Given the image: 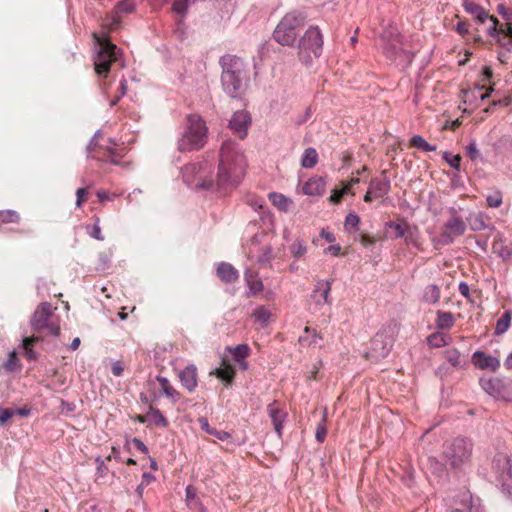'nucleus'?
I'll use <instances>...</instances> for the list:
<instances>
[{"label":"nucleus","instance_id":"obj_1","mask_svg":"<svg viewBox=\"0 0 512 512\" xmlns=\"http://www.w3.org/2000/svg\"><path fill=\"white\" fill-rule=\"evenodd\" d=\"M246 159L239 144L232 140L223 142L216 177L218 188L237 186L244 178Z\"/></svg>","mask_w":512,"mask_h":512},{"label":"nucleus","instance_id":"obj_2","mask_svg":"<svg viewBox=\"0 0 512 512\" xmlns=\"http://www.w3.org/2000/svg\"><path fill=\"white\" fill-rule=\"evenodd\" d=\"M221 85L231 98H239L244 93L248 76L244 60L237 55L225 54L220 57Z\"/></svg>","mask_w":512,"mask_h":512},{"label":"nucleus","instance_id":"obj_3","mask_svg":"<svg viewBox=\"0 0 512 512\" xmlns=\"http://www.w3.org/2000/svg\"><path fill=\"white\" fill-rule=\"evenodd\" d=\"M94 40V69L99 77H107L111 65L119 60L121 50L113 44L104 32L92 34Z\"/></svg>","mask_w":512,"mask_h":512},{"label":"nucleus","instance_id":"obj_4","mask_svg":"<svg viewBox=\"0 0 512 512\" xmlns=\"http://www.w3.org/2000/svg\"><path fill=\"white\" fill-rule=\"evenodd\" d=\"M207 131L208 128L201 116L188 115L187 126L178 140V150L180 152H190L201 149L206 143Z\"/></svg>","mask_w":512,"mask_h":512},{"label":"nucleus","instance_id":"obj_5","mask_svg":"<svg viewBox=\"0 0 512 512\" xmlns=\"http://www.w3.org/2000/svg\"><path fill=\"white\" fill-rule=\"evenodd\" d=\"M306 15L301 11L286 13L273 31L274 40L282 46H293L298 31L306 24Z\"/></svg>","mask_w":512,"mask_h":512},{"label":"nucleus","instance_id":"obj_6","mask_svg":"<svg viewBox=\"0 0 512 512\" xmlns=\"http://www.w3.org/2000/svg\"><path fill=\"white\" fill-rule=\"evenodd\" d=\"M323 36L318 26H310L298 43V56L301 62L308 64L313 57L318 58L322 53Z\"/></svg>","mask_w":512,"mask_h":512},{"label":"nucleus","instance_id":"obj_7","mask_svg":"<svg viewBox=\"0 0 512 512\" xmlns=\"http://www.w3.org/2000/svg\"><path fill=\"white\" fill-rule=\"evenodd\" d=\"M472 451V442L467 438L458 437L446 442L443 456L452 467L457 468L470 460Z\"/></svg>","mask_w":512,"mask_h":512},{"label":"nucleus","instance_id":"obj_8","mask_svg":"<svg viewBox=\"0 0 512 512\" xmlns=\"http://www.w3.org/2000/svg\"><path fill=\"white\" fill-rule=\"evenodd\" d=\"M381 39L383 40V52L389 60L397 63L412 61L413 55L403 49L401 37L395 30L384 31Z\"/></svg>","mask_w":512,"mask_h":512},{"label":"nucleus","instance_id":"obj_9","mask_svg":"<svg viewBox=\"0 0 512 512\" xmlns=\"http://www.w3.org/2000/svg\"><path fill=\"white\" fill-rule=\"evenodd\" d=\"M448 214L449 218L443 225L442 232L440 234L441 240L444 244H450L455 238L463 236L467 228L466 221L455 207H450L448 209Z\"/></svg>","mask_w":512,"mask_h":512},{"label":"nucleus","instance_id":"obj_10","mask_svg":"<svg viewBox=\"0 0 512 512\" xmlns=\"http://www.w3.org/2000/svg\"><path fill=\"white\" fill-rule=\"evenodd\" d=\"M52 315L51 304L48 302L41 303L31 318L30 324L32 329L36 332L47 330L49 334L58 336L60 333L59 325L49 322Z\"/></svg>","mask_w":512,"mask_h":512},{"label":"nucleus","instance_id":"obj_11","mask_svg":"<svg viewBox=\"0 0 512 512\" xmlns=\"http://www.w3.org/2000/svg\"><path fill=\"white\" fill-rule=\"evenodd\" d=\"M392 345V337L386 331H379L372 338L371 347L366 356L372 360L384 358L390 353Z\"/></svg>","mask_w":512,"mask_h":512},{"label":"nucleus","instance_id":"obj_12","mask_svg":"<svg viewBox=\"0 0 512 512\" xmlns=\"http://www.w3.org/2000/svg\"><path fill=\"white\" fill-rule=\"evenodd\" d=\"M331 287V282L327 280H318L315 283L310 295L312 305L315 309H320L324 305H332Z\"/></svg>","mask_w":512,"mask_h":512},{"label":"nucleus","instance_id":"obj_13","mask_svg":"<svg viewBox=\"0 0 512 512\" xmlns=\"http://www.w3.org/2000/svg\"><path fill=\"white\" fill-rule=\"evenodd\" d=\"M250 123L251 118L247 112L237 111L232 115L229 121V127L235 134L243 139L247 136Z\"/></svg>","mask_w":512,"mask_h":512},{"label":"nucleus","instance_id":"obj_14","mask_svg":"<svg viewBox=\"0 0 512 512\" xmlns=\"http://www.w3.org/2000/svg\"><path fill=\"white\" fill-rule=\"evenodd\" d=\"M472 363L481 370L496 371L500 367V360L482 351H475L472 355Z\"/></svg>","mask_w":512,"mask_h":512},{"label":"nucleus","instance_id":"obj_15","mask_svg":"<svg viewBox=\"0 0 512 512\" xmlns=\"http://www.w3.org/2000/svg\"><path fill=\"white\" fill-rule=\"evenodd\" d=\"M178 377L182 386L189 392H193L197 385V368L194 364L187 365L183 370L178 373Z\"/></svg>","mask_w":512,"mask_h":512},{"label":"nucleus","instance_id":"obj_16","mask_svg":"<svg viewBox=\"0 0 512 512\" xmlns=\"http://www.w3.org/2000/svg\"><path fill=\"white\" fill-rule=\"evenodd\" d=\"M448 512H484V509L479 499H474L471 494L464 493L460 506L453 507Z\"/></svg>","mask_w":512,"mask_h":512},{"label":"nucleus","instance_id":"obj_17","mask_svg":"<svg viewBox=\"0 0 512 512\" xmlns=\"http://www.w3.org/2000/svg\"><path fill=\"white\" fill-rule=\"evenodd\" d=\"M302 191L305 195L320 197L324 195L326 191V181L323 177L320 176L311 177L303 185Z\"/></svg>","mask_w":512,"mask_h":512},{"label":"nucleus","instance_id":"obj_18","mask_svg":"<svg viewBox=\"0 0 512 512\" xmlns=\"http://www.w3.org/2000/svg\"><path fill=\"white\" fill-rule=\"evenodd\" d=\"M267 411L274 425L275 432L278 434V436H281L283 423L287 414L278 407L276 401L270 403L267 406Z\"/></svg>","mask_w":512,"mask_h":512},{"label":"nucleus","instance_id":"obj_19","mask_svg":"<svg viewBox=\"0 0 512 512\" xmlns=\"http://www.w3.org/2000/svg\"><path fill=\"white\" fill-rule=\"evenodd\" d=\"M385 175V172L382 173ZM370 193H374L375 198H381L387 195L391 188V183L388 177L373 178L369 182Z\"/></svg>","mask_w":512,"mask_h":512},{"label":"nucleus","instance_id":"obj_20","mask_svg":"<svg viewBox=\"0 0 512 512\" xmlns=\"http://www.w3.org/2000/svg\"><path fill=\"white\" fill-rule=\"evenodd\" d=\"M156 380L160 385V396L164 395L167 397L173 404L177 403L180 400L181 394L172 386L170 381L161 375L156 376Z\"/></svg>","mask_w":512,"mask_h":512},{"label":"nucleus","instance_id":"obj_21","mask_svg":"<svg viewBox=\"0 0 512 512\" xmlns=\"http://www.w3.org/2000/svg\"><path fill=\"white\" fill-rule=\"evenodd\" d=\"M493 464L494 469L501 477L507 475L512 479V455L499 454L495 457Z\"/></svg>","mask_w":512,"mask_h":512},{"label":"nucleus","instance_id":"obj_22","mask_svg":"<svg viewBox=\"0 0 512 512\" xmlns=\"http://www.w3.org/2000/svg\"><path fill=\"white\" fill-rule=\"evenodd\" d=\"M480 385L482 389L494 398H498L502 392V383L498 379L492 378H481Z\"/></svg>","mask_w":512,"mask_h":512},{"label":"nucleus","instance_id":"obj_23","mask_svg":"<svg viewBox=\"0 0 512 512\" xmlns=\"http://www.w3.org/2000/svg\"><path fill=\"white\" fill-rule=\"evenodd\" d=\"M218 277L227 283H231L238 278V271L229 263L221 262L217 267Z\"/></svg>","mask_w":512,"mask_h":512},{"label":"nucleus","instance_id":"obj_24","mask_svg":"<svg viewBox=\"0 0 512 512\" xmlns=\"http://www.w3.org/2000/svg\"><path fill=\"white\" fill-rule=\"evenodd\" d=\"M467 221L472 231H482L488 227V217L483 212L471 213Z\"/></svg>","mask_w":512,"mask_h":512},{"label":"nucleus","instance_id":"obj_25","mask_svg":"<svg viewBox=\"0 0 512 512\" xmlns=\"http://www.w3.org/2000/svg\"><path fill=\"white\" fill-rule=\"evenodd\" d=\"M455 323L454 315L451 312L438 310L436 312L435 326L440 330H449Z\"/></svg>","mask_w":512,"mask_h":512},{"label":"nucleus","instance_id":"obj_26","mask_svg":"<svg viewBox=\"0 0 512 512\" xmlns=\"http://www.w3.org/2000/svg\"><path fill=\"white\" fill-rule=\"evenodd\" d=\"M463 7L467 13L473 15L480 23H484L489 18L488 13L481 6L469 0L463 2Z\"/></svg>","mask_w":512,"mask_h":512},{"label":"nucleus","instance_id":"obj_27","mask_svg":"<svg viewBox=\"0 0 512 512\" xmlns=\"http://www.w3.org/2000/svg\"><path fill=\"white\" fill-rule=\"evenodd\" d=\"M198 421H199L201 429L203 431H205L207 434L214 436L215 438H217L220 441H227V440L231 439L230 433L223 431V430H217L215 428H212L209 425L207 418L201 417V418H199Z\"/></svg>","mask_w":512,"mask_h":512},{"label":"nucleus","instance_id":"obj_28","mask_svg":"<svg viewBox=\"0 0 512 512\" xmlns=\"http://www.w3.org/2000/svg\"><path fill=\"white\" fill-rule=\"evenodd\" d=\"M441 296L440 288L436 284H429L423 290L422 301L427 304H436Z\"/></svg>","mask_w":512,"mask_h":512},{"label":"nucleus","instance_id":"obj_29","mask_svg":"<svg viewBox=\"0 0 512 512\" xmlns=\"http://www.w3.org/2000/svg\"><path fill=\"white\" fill-rule=\"evenodd\" d=\"M268 198L275 207L284 212L289 210V207L292 203L289 198L277 192L269 193Z\"/></svg>","mask_w":512,"mask_h":512},{"label":"nucleus","instance_id":"obj_30","mask_svg":"<svg viewBox=\"0 0 512 512\" xmlns=\"http://www.w3.org/2000/svg\"><path fill=\"white\" fill-rule=\"evenodd\" d=\"M147 420H149L151 423L158 427H166L168 425L167 419L164 417V415L161 413V411L158 408L149 407V410L146 414Z\"/></svg>","mask_w":512,"mask_h":512},{"label":"nucleus","instance_id":"obj_31","mask_svg":"<svg viewBox=\"0 0 512 512\" xmlns=\"http://www.w3.org/2000/svg\"><path fill=\"white\" fill-rule=\"evenodd\" d=\"M318 162V153L316 149L310 147L304 151L301 159V166L306 169H311L316 166Z\"/></svg>","mask_w":512,"mask_h":512},{"label":"nucleus","instance_id":"obj_32","mask_svg":"<svg viewBox=\"0 0 512 512\" xmlns=\"http://www.w3.org/2000/svg\"><path fill=\"white\" fill-rule=\"evenodd\" d=\"M386 227L392 230L389 236L394 239L405 237L409 229L408 225L405 222L397 223L389 221L386 223Z\"/></svg>","mask_w":512,"mask_h":512},{"label":"nucleus","instance_id":"obj_33","mask_svg":"<svg viewBox=\"0 0 512 512\" xmlns=\"http://www.w3.org/2000/svg\"><path fill=\"white\" fill-rule=\"evenodd\" d=\"M186 501L190 508H198L200 512H207L206 508L202 505L200 499L197 497L195 489L191 486L186 488Z\"/></svg>","mask_w":512,"mask_h":512},{"label":"nucleus","instance_id":"obj_34","mask_svg":"<svg viewBox=\"0 0 512 512\" xmlns=\"http://www.w3.org/2000/svg\"><path fill=\"white\" fill-rule=\"evenodd\" d=\"M228 350L231 352L232 358L235 362L243 361V359H246L251 352L250 347L245 343L239 344L233 349L228 348Z\"/></svg>","mask_w":512,"mask_h":512},{"label":"nucleus","instance_id":"obj_35","mask_svg":"<svg viewBox=\"0 0 512 512\" xmlns=\"http://www.w3.org/2000/svg\"><path fill=\"white\" fill-rule=\"evenodd\" d=\"M512 319V313L511 311H505L503 315L497 320L496 327H495V334L501 335L504 334L511 323Z\"/></svg>","mask_w":512,"mask_h":512},{"label":"nucleus","instance_id":"obj_36","mask_svg":"<svg viewBox=\"0 0 512 512\" xmlns=\"http://www.w3.org/2000/svg\"><path fill=\"white\" fill-rule=\"evenodd\" d=\"M20 215L12 209L0 210V227L6 224L19 223Z\"/></svg>","mask_w":512,"mask_h":512},{"label":"nucleus","instance_id":"obj_37","mask_svg":"<svg viewBox=\"0 0 512 512\" xmlns=\"http://www.w3.org/2000/svg\"><path fill=\"white\" fill-rule=\"evenodd\" d=\"M410 145L425 152L436 150V146L429 144L421 135H414L410 139Z\"/></svg>","mask_w":512,"mask_h":512},{"label":"nucleus","instance_id":"obj_38","mask_svg":"<svg viewBox=\"0 0 512 512\" xmlns=\"http://www.w3.org/2000/svg\"><path fill=\"white\" fill-rule=\"evenodd\" d=\"M196 0H174L172 4V11L185 16L189 6L194 3Z\"/></svg>","mask_w":512,"mask_h":512},{"label":"nucleus","instance_id":"obj_39","mask_svg":"<svg viewBox=\"0 0 512 512\" xmlns=\"http://www.w3.org/2000/svg\"><path fill=\"white\" fill-rule=\"evenodd\" d=\"M245 203L255 211H260L265 206V200L253 194H248L245 197Z\"/></svg>","mask_w":512,"mask_h":512},{"label":"nucleus","instance_id":"obj_40","mask_svg":"<svg viewBox=\"0 0 512 512\" xmlns=\"http://www.w3.org/2000/svg\"><path fill=\"white\" fill-rule=\"evenodd\" d=\"M38 341L37 337H27L23 340V349L25 351V355L30 360L37 359V353L30 347L33 343Z\"/></svg>","mask_w":512,"mask_h":512},{"label":"nucleus","instance_id":"obj_41","mask_svg":"<svg viewBox=\"0 0 512 512\" xmlns=\"http://www.w3.org/2000/svg\"><path fill=\"white\" fill-rule=\"evenodd\" d=\"M253 316L258 322L266 325L271 318V312L266 307L260 306L254 311Z\"/></svg>","mask_w":512,"mask_h":512},{"label":"nucleus","instance_id":"obj_42","mask_svg":"<svg viewBox=\"0 0 512 512\" xmlns=\"http://www.w3.org/2000/svg\"><path fill=\"white\" fill-rule=\"evenodd\" d=\"M466 155L471 161L482 160L480 151L477 148L475 140H471L470 143L465 147Z\"/></svg>","mask_w":512,"mask_h":512},{"label":"nucleus","instance_id":"obj_43","mask_svg":"<svg viewBox=\"0 0 512 512\" xmlns=\"http://www.w3.org/2000/svg\"><path fill=\"white\" fill-rule=\"evenodd\" d=\"M447 336L442 333H434L428 337V343L433 347H442L447 344Z\"/></svg>","mask_w":512,"mask_h":512},{"label":"nucleus","instance_id":"obj_44","mask_svg":"<svg viewBox=\"0 0 512 512\" xmlns=\"http://www.w3.org/2000/svg\"><path fill=\"white\" fill-rule=\"evenodd\" d=\"M216 375L220 379L226 381L227 383L232 382L234 378V369L231 366H226L224 368H219L216 370Z\"/></svg>","mask_w":512,"mask_h":512},{"label":"nucleus","instance_id":"obj_45","mask_svg":"<svg viewBox=\"0 0 512 512\" xmlns=\"http://www.w3.org/2000/svg\"><path fill=\"white\" fill-rule=\"evenodd\" d=\"M443 159L448 162L451 168L455 170L460 169L461 156L459 154L453 155L449 151L443 153Z\"/></svg>","mask_w":512,"mask_h":512},{"label":"nucleus","instance_id":"obj_46","mask_svg":"<svg viewBox=\"0 0 512 512\" xmlns=\"http://www.w3.org/2000/svg\"><path fill=\"white\" fill-rule=\"evenodd\" d=\"M127 88H128L127 80L125 78H123L120 81V86H119L117 94L115 95V97L110 102V106L111 107L116 106L117 103L120 101V99L126 95Z\"/></svg>","mask_w":512,"mask_h":512},{"label":"nucleus","instance_id":"obj_47","mask_svg":"<svg viewBox=\"0 0 512 512\" xmlns=\"http://www.w3.org/2000/svg\"><path fill=\"white\" fill-rule=\"evenodd\" d=\"M135 10L133 0H121L116 5V11L119 13H132Z\"/></svg>","mask_w":512,"mask_h":512},{"label":"nucleus","instance_id":"obj_48","mask_svg":"<svg viewBox=\"0 0 512 512\" xmlns=\"http://www.w3.org/2000/svg\"><path fill=\"white\" fill-rule=\"evenodd\" d=\"M487 205L492 208H497L502 204L503 197L502 193L497 190L493 194L486 197Z\"/></svg>","mask_w":512,"mask_h":512},{"label":"nucleus","instance_id":"obj_49","mask_svg":"<svg viewBox=\"0 0 512 512\" xmlns=\"http://www.w3.org/2000/svg\"><path fill=\"white\" fill-rule=\"evenodd\" d=\"M360 222V217L355 213H349L345 217L344 227L346 230L355 229L358 227Z\"/></svg>","mask_w":512,"mask_h":512},{"label":"nucleus","instance_id":"obj_50","mask_svg":"<svg viewBox=\"0 0 512 512\" xmlns=\"http://www.w3.org/2000/svg\"><path fill=\"white\" fill-rule=\"evenodd\" d=\"M325 420H326V415L324 414L321 423H319L316 428L315 437H316V440L320 443H322L325 440L326 435H327Z\"/></svg>","mask_w":512,"mask_h":512},{"label":"nucleus","instance_id":"obj_51","mask_svg":"<svg viewBox=\"0 0 512 512\" xmlns=\"http://www.w3.org/2000/svg\"><path fill=\"white\" fill-rule=\"evenodd\" d=\"M497 12L502 16V18L507 22L508 25H512V9L506 7L503 4H499L497 6Z\"/></svg>","mask_w":512,"mask_h":512},{"label":"nucleus","instance_id":"obj_52","mask_svg":"<svg viewBox=\"0 0 512 512\" xmlns=\"http://www.w3.org/2000/svg\"><path fill=\"white\" fill-rule=\"evenodd\" d=\"M447 361L453 366H461V355L456 349L447 351Z\"/></svg>","mask_w":512,"mask_h":512},{"label":"nucleus","instance_id":"obj_53","mask_svg":"<svg viewBox=\"0 0 512 512\" xmlns=\"http://www.w3.org/2000/svg\"><path fill=\"white\" fill-rule=\"evenodd\" d=\"M88 233L89 235L96 239V240H103L104 237L102 236V233H101V228H100V225H99V219H96L95 223L92 225V226H88Z\"/></svg>","mask_w":512,"mask_h":512},{"label":"nucleus","instance_id":"obj_54","mask_svg":"<svg viewBox=\"0 0 512 512\" xmlns=\"http://www.w3.org/2000/svg\"><path fill=\"white\" fill-rule=\"evenodd\" d=\"M491 21V26L487 29V33L489 36L493 38L499 37L500 28L498 29L499 21L495 16H489L488 18Z\"/></svg>","mask_w":512,"mask_h":512},{"label":"nucleus","instance_id":"obj_55","mask_svg":"<svg viewBox=\"0 0 512 512\" xmlns=\"http://www.w3.org/2000/svg\"><path fill=\"white\" fill-rule=\"evenodd\" d=\"M246 280L249 285L251 294L254 295L263 290V284L259 279H256V278L252 279V278L247 277Z\"/></svg>","mask_w":512,"mask_h":512},{"label":"nucleus","instance_id":"obj_56","mask_svg":"<svg viewBox=\"0 0 512 512\" xmlns=\"http://www.w3.org/2000/svg\"><path fill=\"white\" fill-rule=\"evenodd\" d=\"M107 151H108V157L107 158H99L97 157L98 160H103V161H108L110 162L111 164H114V165H119L120 162L118 160V154L115 152V150L113 148H107Z\"/></svg>","mask_w":512,"mask_h":512},{"label":"nucleus","instance_id":"obj_57","mask_svg":"<svg viewBox=\"0 0 512 512\" xmlns=\"http://www.w3.org/2000/svg\"><path fill=\"white\" fill-rule=\"evenodd\" d=\"M14 414L15 411L11 408H0V424L6 423Z\"/></svg>","mask_w":512,"mask_h":512},{"label":"nucleus","instance_id":"obj_58","mask_svg":"<svg viewBox=\"0 0 512 512\" xmlns=\"http://www.w3.org/2000/svg\"><path fill=\"white\" fill-rule=\"evenodd\" d=\"M88 194V190L85 187L78 188L76 191V206L81 207L83 202L85 201V196Z\"/></svg>","mask_w":512,"mask_h":512},{"label":"nucleus","instance_id":"obj_59","mask_svg":"<svg viewBox=\"0 0 512 512\" xmlns=\"http://www.w3.org/2000/svg\"><path fill=\"white\" fill-rule=\"evenodd\" d=\"M97 197H98V200L100 202H104V201H112L114 200L118 195L117 194H109L107 191L105 190H99L97 191L96 193Z\"/></svg>","mask_w":512,"mask_h":512},{"label":"nucleus","instance_id":"obj_60","mask_svg":"<svg viewBox=\"0 0 512 512\" xmlns=\"http://www.w3.org/2000/svg\"><path fill=\"white\" fill-rule=\"evenodd\" d=\"M304 333H306V334L307 333H311L312 334L311 337H310V339H311L310 340V344H312V345H316L318 343V341L322 339V336L319 333H317L316 330H314V329L312 330L308 326H306L304 328Z\"/></svg>","mask_w":512,"mask_h":512},{"label":"nucleus","instance_id":"obj_61","mask_svg":"<svg viewBox=\"0 0 512 512\" xmlns=\"http://www.w3.org/2000/svg\"><path fill=\"white\" fill-rule=\"evenodd\" d=\"M18 359H17V356H16V353L15 351H11L8 355V359L5 363V366L9 369V370H13L16 366V363H17Z\"/></svg>","mask_w":512,"mask_h":512},{"label":"nucleus","instance_id":"obj_62","mask_svg":"<svg viewBox=\"0 0 512 512\" xmlns=\"http://www.w3.org/2000/svg\"><path fill=\"white\" fill-rule=\"evenodd\" d=\"M293 252L296 256H301L306 253V247L302 241H296L293 244Z\"/></svg>","mask_w":512,"mask_h":512},{"label":"nucleus","instance_id":"obj_63","mask_svg":"<svg viewBox=\"0 0 512 512\" xmlns=\"http://www.w3.org/2000/svg\"><path fill=\"white\" fill-rule=\"evenodd\" d=\"M111 371L114 376H121L123 374L124 368L120 361L113 362L111 366Z\"/></svg>","mask_w":512,"mask_h":512},{"label":"nucleus","instance_id":"obj_64","mask_svg":"<svg viewBox=\"0 0 512 512\" xmlns=\"http://www.w3.org/2000/svg\"><path fill=\"white\" fill-rule=\"evenodd\" d=\"M342 198H343V195H342L341 191L334 189V190H332V193L329 197V202L332 204H338V203H340Z\"/></svg>","mask_w":512,"mask_h":512}]
</instances>
